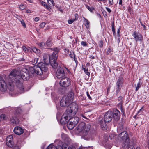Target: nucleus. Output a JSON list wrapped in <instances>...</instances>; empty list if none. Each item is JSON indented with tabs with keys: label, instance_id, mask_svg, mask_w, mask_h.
Masks as SVG:
<instances>
[{
	"label": "nucleus",
	"instance_id": "nucleus-14",
	"mask_svg": "<svg viewBox=\"0 0 149 149\" xmlns=\"http://www.w3.org/2000/svg\"><path fill=\"white\" fill-rule=\"evenodd\" d=\"M112 112L113 115V118L116 121L118 120L120 116V112L117 109H115L113 110Z\"/></svg>",
	"mask_w": 149,
	"mask_h": 149
},
{
	"label": "nucleus",
	"instance_id": "nucleus-60",
	"mask_svg": "<svg viewBox=\"0 0 149 149\" xmlns=\"http://www.w3.org/2000/svg\"><path fill=\"white\" fill-rule=\"evenodd\" d=\"M13 149H19V148L17 146H15L13 148Z\"/></svg>",
	"mask_w": 149,
	"mask_h": 149
},
{
	"label": "nucleus",
	"instance_id": "nucleus-27",
	"mask_svg": "<svg viewBox=\"0 0 149 149\" xmlns=\"http://www.w3.org/2000/svg\"><path fill=\"white\" fill-rule=\"evenodd\" d=\"M82 69L84 71L85 73L89 77L90 76V73L88 71V69L87 68L82 67Z\"/></svg>",
	"mask_w": 149,
	"mask_h": 149
},
{
	"label": "nucleus",
	"instance_id": "nucleus-36",
	"mask_svg": "<svg viewBox=\"0 0 149 149\" xmlns=\"http://www.w3.org/2000/svg\"><path fill=\"white\" fill-rule=\"evenodd\" d=\"M39 46L40 47H43L44 48L46 47L45 43L43 42H42L40 43L39 44Z\"/></svg>",
	"mask_w": 149,
	"mask_h": 149
},
{
	"label": "nucleus",
	"instance_id": "nucleus-20",
	"mask_svg": "<svg viewBox=\"0 0 149 149\" xmlns=\"http://www.w3.org/2000/svg\"><path fill=\"white\" fill-rule=\"evenodd\" d=\"M10 80L12 82V83H9L8 86V88L10 91H12L14 90V85H13V83L15 82H13Z\"/></svg>",
	"mask_w": 149,
	"mask_h": 149
},
{
	"label": "nucleus",
	"instance_id": "nucleus-30",
	"mask_svg": "<svg viewBox=\"0 0 149 149\" xmlns=\"http://www.w3.org/2000/svg\"><path fill=\"white\" fill-rule=\"evenodd\" d=\"M0 118L2 120H5L7 118L5 114H2L0 116Z\"/></svg>",
	"mask_w": 149,
	"mask_h": 149
},
{
	"label": "nucleus",
	"instance_id": "nucleus-33",
	"mask_svg": "<svg viewBox=\"0 0 149 149\" xmlns=\"http://www.w3.org/2000/svg\"><path fill=\"white\" fill-rule=\"evenodd\" d=\"M86 8L88 9L91 12H93V10L94 8H93L91 7H90L89 6H88V5H86Z\"/></svg>",
	"mask_w": 149,
	"mask_h": 149
},
{
	"label": "nucleus",
	"instance_id": "nucleus-64",
	"mask_svg": "<svg viewBox=\"0 0 149 149\" xmlns=\"http://www.w3.org/2000/svg\"><path fill=\"white\" fill-rule=\"evenodd\" d=\"M148 136H149V138H148V145H149V135H148Z\"/></svg>",
	"mask_w": 149,
	"mask_h": 149
},
{
	"label": "nucleus",
	"instance_id": "nucleus-4",
	"mask_svg": "<svg viewBox=\"0 0 149 149\" xmlns=\"http://www.w3.org/2000/svg\"><path fill=\"white\" fill-rule=\"evenodd\" d=\"M91 127L90 125L88 124L85 125V123L84 122L80 123L77 127V129L79 132H82L83 131V135L84 136L85 139H89V137H87V138L86 136H87L88 134L89 131Z\"/></svg>",
	"mask_w": 149,
	"mask_h": 149
},
{
	"label": "nucleus",
	"instance_id": "nucleus-18",
	"mask_svg": "<svg viewBox=\"0 0 149 149\" xmlns=\"http://www.w3.org/2000/svg\"><path fill=\"white\" fill-rule=\"evenodd\" d=\"M76 125L73 123V121L70 120L69 122H68L67 125V127L70 130L72 129Z\"/></svg>",
	"mask_w": 149,
	"mask_h": 149
},
{
	"label": "nucleus",
	"instance_id": "nucleus-44",
	"mask_svg": "<svg viewBox=\"0 0 149 149\" xmlns=\"http://www.w3.org/2000/svg\"><path fill=\"white\" fill-rule=\"evenodd\" d=\"M22 48L24 51L25 52H28V49H27L26 47L23 46L22 47Z\"/></svg>",
	"mask_w": 149,
	"mask_h": 149
},
{
	"label": "nucleus",
	"instance_id": "nucleus-63",
	"mask_svg": "<svg viewBox=\"0 0 149 149\" xmlns=\"http://www.w3.org/2000/svg\"><path fill=\"white\" fill-rule=\"evenodd\" d=\"M26 12L27 13H31V11L29 10H26Z\"/></svg>",
	"mask_w": 149,
	"mask_h": 149
},
{
	"label": "nucleus",
	"instance_id": "nucleus-24",
	"mask_svg": "<svg viewBox=\"0 0 149 149\" xmlns=\"http://www.w3.org/2000/svg\"><path fill=\"white\" fill-rule=\"evenodd\" d=\"M52 39L50 38H48V40L46 41L45 44L46 46L50 47L52 45Z\"/></svg>",
	"mask_w": 149,
	"mask_h": 149
},
{
	"label": "nucleus",
	"instance_id": "nucleus-12",
	"mask_svg": "<svg viewBox=\"0 0 149 149\" xmlns=\"http://www.w3.org/2000/svg\"><path fill=\"white\" fill-rule=\"evenodd\" d=\"M113 113L111 111H108L105 114L104 119L107 122L109 123L111 121L113 118Z\"/></svg>",
	"mask_w": 149,
	"mask_h": 149
},
{
	"label": "nucleus",
	"instance_id": "nucleus-34",
	"mask_svg": "<svg viewBox=\"0 0 149 149\" xmlns=\"http://www.w3.org/2000/svg\"><path fill=\"white\" fill-rule=\"evenodd\" d=\"M47 149H56V147L52 144L50 145L47 147Z\"/></svg>",
	"mask_w": 149,
	"mask_h": 149
},
{
	"label": "nucleus",
	"instance_id": "nucleus-6",
	"mask_svg": "<svg viewBox=\"0 0 149 149\" xmlns=\"http://www.w3.org/2000/svg\"><path fill=\"white\" fill-rule=\"evenodd\" d=\"M47 64L42 63L40 65L34 66L33 68L35 73L38 75H41L43 74V72H47L48 70Z\"/></svg>",
	"mask_w": 149,
	"mask_h": 149
},
{
	"label": "nucleus",
	"instance_id": "nucleus-55",
	"mask_svg": "<svg viewBox=\"0 0 149 149\" xmlns=\"http://www.w3.org/2000/svg\"><path fill=\"white\" fill-rule=\"evenodd\" d=\"M140 23L141 25L145 29L146 26H145V25L143 24L141 21L140 22Z\"/></svg>",
	"mask_w": 149,
	"mask_h": 149
},
{
	"label": "nucleus",
	"instance_id": "nucleus-26",
	"mask_svg": "<svg viewBox=\"0 0 149 149\" xmlns=\"http://www.w3.org/2000/svg\"><path fill=\"white\" fill-rule=\"evenodd\" d=\"M10 121L13 124L15 123L16 124H17L19 123V121L18 120H16V119H15L13 117L11 118Z\"/></svg>",
	"mask_w": 149,
	"mask_h": 149
},
{
	"label": "nucleus",
	"instance_id": "nucleus-32",
	"mask_svg": "<svg viewBox=\"0 0 149 149\" xmlns=\"http://www.w3.org/2000/svg\"><path fill=\"white\" fill-rule=\"evenodd\" d=\"M112 30L113 33V34L114 36H115L116 35L115 29L114 27V24L113 23L112 25Z\"/></svg>",
	"mask_w": 149,
	"mask_h": 149
},
{
	"label": "nucleus",
	"instance_id": "nucleus-35",
	"mask_svg": "<svg viewBox=\"0 0 149 149\" xmlns=\"http://www.w3.org/2000/svg\"><path fill=\"white\" fill-rule=\"evenodd\" d=\"M21 22V23L22 24V25L23 26L24 28H26V25L25 24V23L24 22V21L23 19H22V20L20 21Z\"/></svg>",
	"mask_w": 149,
	"mask_h": 149
},
{
	"label": "nucleus",
	"instance_id": "nucleus-39",
	"mask_svg": "<svg viewBox=\"0 0 149 149\" xmlns=\"http://www.w3.org/2000/svg\"><path fill=\"white\" fill-rule=\"evenodd\" d=\"M75 20L74 19L68 20V23L69 24H71L73 23Z\"/></svg>",
	"mask_w": 149,
	"mask_h": 149
},
{
	"label": "nucleus",
	"instance_id": "nucleus-7",
	"mask_svg": "<svg viewBox=\"0 0 149 149\" xmlns=\"http://www.w3.org/2000/svg\"><path fill=\"white\" fill-rule=\"evenodd\" d=\"M61 86L64 87H67L70 85V80L67 77H64L61 79L60 82Z\"/></svg>",
	"mask_w": 149,
	"mask_h": 149
},
{
	"label": "nucleus",
	"instance_id": "nucleus-54",
	"mask_svg": "<svg viewBox=\"0 0 149 149\" xmlns=\"http://www.w3.org/2000/svg\"><path fill=\"white\" fill-rule=\"evenodd\" d=\"M56 149H63L62 147L61 146H58L57 147H56Z\"/></svg>",
	"mask_w": 149,
	"mask_h": 149
},
{
	"label": "nucleus",
	"instance_id": "nucleus-19",
	"mask_svg": "<svg viewBox=\"0 0 149 149\" xmlns=\"http://www.w3.org/2000/svg\"><path fill=\"white\" fill-rule=\"evenodd\" d=\"M123 79L121 77L119 78L118 79L116 82V84L117 86L122 87V85L123 84Z\"/></svg>",
	"mask_w": 149,
	"mask_h": 149
},
{
	"label": "nucleus",
	"instance_id": "nucleus-48",
	"mask_svg": "<svg viewBox=\"0 0 149 149\" xmlns=\"http://www.w3.org/2000/svg\"><path fill=\"white\" fill-rule=\"evenodd\" d=\"M74 16H75V18L74 19L76 21V20H77V19H78V14L76 13L75 14Z\"/></svg>",
	"mask_w": 149,
	"mask_h": 149
},
{
	"label": "nucleus",
	"instance_id": "nucleus-15",
	"mask_svg": "<svg viewBox=\"0 0 149 149\" xmlns=\"http://www.w3.org/2000/svg\"><path fill=\"white\" fill-rule=\"evenodd\" d=\"M13 139V136L10 135H9L6 138V144L7 146L9 147H11L13 145V142L12 141Z\"/></svg>",
	"mask_w": 149,
	"mask_h": 149
},
{
	"label": "nucleus",
	"instance_id": "nucleus-46",
	"mask_svg": "<svg viewBox=\"0 0 149 149\" xmlns=\"http://www.w3.org/2000/svg\"><path fill=\"white\" fill-rule=\"evenodd\" d=\"M117 33L118 35V39H120V30L119 29L118 31L117 32Z\"/></svg>",
	"mask_w": 149,
	"mask_h": 149
},
{
	"label": "nucleus",
	"instance_id": "nucleus-5",
	"mask_svg": "<svg viewBox=\"0 0 149 149\" xmlns=\"http://www.w3.org/2000/svg\"><path fill=\"white\" fill-rule=\"evenodd\" d=\"M118 139L123 143V147L125 148L128 146L129 143L130 139L126 131H123L120 133L118 135Z\"/></svg>",
	"mask_w": 149,
	"mask_h": 149
},
{
	"label": "nucleus",
	"instance_id": "nucleus-43",
	"mask_svg": "<svg viewBox=\"0 0 149 149\" xmlns=\"http://www.w3.org/2000/svg\"><path fill=\"white\" fill-rule=\"evenodd\" d=\"M45 22H42L40 24V26L41 28H43L45 27Z\"/></svg>",
	"mask_w": 149,
	"mask_h": 149
},
{
	"label": "nucleus",
	"instance_id": "nucleus-62",
	"mask_svg": "<svg viewBox=\"0 0 149 149\" xmlns=\"http://www.w3.org/2000/svg\"><path fill=\"white\" fill-rule=\"evenodd\" d=\"M122 0H119V4L120 5H122Z\"/></svg>",
	"mask_w": 149,
	"mask_h": 149
},
{
	"label": "nucleus",
	"instance_id": "nucleus-21",
	"mask_svg": "<svg viewBox=\"0 0 149 149\" xmlns=\"http://www.w3.org/2000/svg\"><path fill=\"white\" fill-rule=\"evenodd\" d=\"M74 94L72 92H70L66 96L67 98H69V100L72 102L73 101Z\"/></svg>",
	"mask_w": 149,
	"mask_h": 149
},
{
	"label": "nucleus",
	"instance_id": "nucleus-31",
	"mask_svg": "<svg viewBox=\"0 0 149 149\" xmlns=\"http://www.w3.org/2000/svg\"><path fill=\"white\" fill-rule=\"evenodd\" d=\"M32 50L34 52H35L36 53L40 52V50L38 49L36 47H33L32 49Z\"/></svg>",
	"mask_w": 149,
	"mask_h": 149
},
{
	"label": "nucleus",
	"instance_id": "nucleus-61",
	"mask_svg": "<svg viewBox=\"0 0 149 149\" xmlns=\"http://www.w3.org/2000/svg\"><path fill=\"white\" fill-rule=\"evenodd\" d=\"M122 97L121 96L119 97L118 98V100L119 101H120L122 99Z\"/></svg>",
	"mask_w": 149,
	"mask_h": 149
},
{
	"label": "nucleus",
	"instance_id": "nucleus-59",
	"mask_svg": "<svg viewBox=\"0 0 149 149\" xmlns=\"http://www.w3.org/2000/svg\"><path fill=\"white\" fill-rule=\"evenodd\" d=\"M39 17H36L35 18L34 20L36 22H37L39 21Z\"/></svg>",
	"mask_w": 149,
	"mask_h": 149
},
{
	"label": "nucleus",
	"instance_id": "nucleus-13",
	"mask_svg": "<svg viewBox=\"0 0 149 149\" xmlns=\"http://www.w3.org/2000/svg\"><path fill=\"white\" fill-rule=\"evenodd\" d=\"M132 36L134 38L135 41L136 42L142 41L143 40V36L140 33H137L136 31L134 32Z\"/></svg>",
	"mask_w": 149,
	"mask_h": 149
},
{
	"label": "nucleus",
	"instance_id": "nucleus-50",
	"mask_svg": "<svg viewBox=\"0 0 149 149\" xmlns=\"http://www.w3.org/2000/svg\"><path fill=\"white\" fill-rule=\"evenodd\" d=\"M16 17L18 19L19 21L22 20V19L20 17V16H18V15H17L16 16Z\"/></svg>",
	"mask_w": 149,
	"mask_h": 149
},
{
	"label": "nucleus",
	"instance_id": "nucleus-49",
	"mask_svg": "<svg viewBox=\"0 0 149 149\" xmlns=\"http://www.w3.org/2000/svg\"><path fill=\"white\" fill-rule=\"evenodd\" d=\"M109 3L111 5H112L113 4V0H109Z\"/></svg>",
	"mask_w": 149,
	"mask_h": 149
},
{
	"label": "nucleus",
	"instance_id": "nucleus-9",
	"mask_svg": "<svg viewBox=\"0 0 149 149\" xmlns=\"http://www.w3.org/2000/svg\"><path fill=\"white\" fill-rule=\"evenodd\" d=\"M56 75L58 79H61L65 77V73L63 68L59 67L56 73Z\"/></svg>",
	"mask_w": 149,
	"mask_h": 149
},
{
	"label": "nucleus",
	"instance_id": "nucleus-42",
	"mask_svg": "<svg viewBox=\"0 0 149 149\" xmlns=\"http://www.w3.org/2000/svg\"><path fill=\"white\" fill-rule=\"evenodd\" d=\"M69 55L71 58H74L75 60V55L74 52H73V54L71 53Z\"/></svg>",
	"mask_w": 149,
	"mask_h": 149
},
{
	"label": "nucleus",
	"instance_id": "nucleus-41",
	"mask_svg": "<svg viewBox=\"0 0 149 149\" xmlns=\"http://www.w3.org/2000/svg\"><path fill=\"white\" fill-rule=\"evenodd\" d=\"M25 8L26 6L24 5L23 4L21 5L19 7V8L22 10H23Z\"/></svg>",
	"mask_w": 149,
	"mask_h": 149
},
{
	"label": "nucleus",
	"instance_id": "nucleus-45",
	"mask_svg": "<svg viewBox=\"0 0 149 149\" xmlns=\"http://www.w3.org/2000/svg\"><path fill=\"white\" fill-rule=\"evenodd\" d=\"M68 149H76V148L74 146L71 145L68 147Z\"/></svg>",
	"mask_w": 149,
	"mask_h": 149
},
{
	"label": "nucleus",
	"instance_id": "nucleus-2",
	"mask_svg": "<svg viewBox=\"0 0 149 149\" xmlns=\"http://www.w3.org/2000/svg\"><path fill=\"white\" fill-rule=\"evenodd\" d=\"M78 105L75 103H73L70 105L62 116L60 122L63 124L67 122L68 120L73 121L74 125H76L79 120L78 117L73 116L75 115L78 110Z\"/></svg>",
	"mask_w": 149,
	"mask_h": 149
},
{
	"label": "nucleus",
	"instance_id": "nucleus-47",
	"mask_svg": "<svg viewBox=\"0 0 149 149\" xmlns=\"http://www.w3.org/2000/svg\"><path fill=\"white\" fill-rule=\"evenodd\" d=\"M111 146L109 145H106V148L107 149H111Z\"/></svg>",
	"mask_w": 149,
	"mask_h": 149
},
{
	"label": "nucleus",
	"instance_id": "nucleus-56",
	"mask_svg": "<svg viewBox=\"0 0 149 149\" xmlns=\"http://www.w3.org/2000/svg\"><path fill=\"white\" fill-rule=\"evenodd\" d=\"M106 8L108 12L110 13L111 12V10L109 8L106 7Z\"/></svg>",
	"mask_w": 149,
	"mask_h": 149
},
{
	"label": "nucleus",
	"instance_id": "nucleus-17",
	"mask_svg": "<svg viewBox=\"0 0 149 149\" xmlns=\"http://www.w3.org/2000/svg\"><path fill=\"white\" fill-rule=\"evenodd\" d=\"M89 112H85L84 111L81 112L80 113V115L86 119H87V117H89Z\"/></svg>",
	"mask_w": 149,
	"mask_h": 149
},
{
	"label": "nucleus",
	"instance_id": "nucleus-37",
	"mask_svg": "<svg viewBox=\"0 0 149 149\" xmlns=\"http://www.w3.org/2000/svg\"><path fill=\"white\" fill-rule=\"evenodd\" d=\"M81 45L84 46H88V44L85 41H82L81 42Z\"/></svg>",
	"mask_w": 149,
	"mask_h": 149
},
{
	"label": "nucleus",
	"instance_id": "nucleus-23",
	"mask_svg": "<svg viewBox=\"0 0 149 149\" xmlns=\"http://www.w3.org/2000/svg\"><path fill=\"white\" fill-rule=\"evenodd\" d=\"M40 2L41 4L44 6L46 9L49 10L51 9L50 7L48 5H47L46 2L42 1H41Z\"/></svg>",
	"mask_w": 149,
	"mask_h": 149
},
{
	"label": "nucleus",
	"instance_id": "nucleus-53",
	"mask_svg": "<svg viewBox=\"0 0 149 149\" xmlns=\"http://www.w3.org/2000/svg\"><path fill=\"white\" fill-rule=\"evenodd\" d=\"M128 149H135L132 146H129L128 147Z\"/></svg>",
	"mask_w": 149,
	"mask_h": 149
},
{
	"label": "nucleus",
	"instance_id": "nucleus-10",
	"mask_svg": "<svg viewBox=\"0 0 149 149\" xmlns=\"http://www.w3.org/2000/svg\"><path fill=\"white\" fill-rule=\"evenodd\" d=\"M106 121L103 119L102 117H100L98 118V123L100 126L101 128L103 130H105L107 129V125L106 124Z\"/></svg>",
	"mask_w": 149,
	"mask_h": 149
},
{
	"label": "nucleus",
	"instance_id": "nucleus-3",
	"mask_svg": "<svg viewBox=\"0 0 149 149\" xmlns=\"http://www.w3.org/2000/svg\"><path fill=\"white\" fill-rule=\"evenodd\" d=\"M49 49L53 51L52 54L51 56H49L47 54H44L43 57V60L45 63L46 64H48L49 61L53 68L55 69L58 66V64L56 61L57 59V54L59 51V49L56 47L50 48Z\"/></svg>",
	"mask_w": 149,
	"mask_h": 149
},
{
	"label": "nucleus",
	"instance_id": "nucleus-51",
	"mask_svg": "<svg viewBox=\"0 0 149 149\" xmlns=\"http://www.w3.org/2000/svg\"><path fill=\"white\" fill-rule=\"evenodd\" d=\"M111 88V86L109 85L107 89V93H109Z\"/></svg>",
	"mask_w": 149,
	"mask_h": 149
},
{
	"label": "nucleus",
	"instance_id": "nucleus-52",
	"mask_svg": "<svg viewBox=\"0 0 149 149\" xmlns=\"http://www.w3.org/2000/svg\"><path fill=\"white\" fill-rule=\"evenodd\" d=\"M86 94H87V96H88V97L90 100H91L92 99H91V97H90V95L89 94V93H88V92H86Z\"/></svg>",
	"mask_w": 149,
	"mask_h": 149
},
{
	"label": "nucleus",
	"instance_id": "nucleus-22",
	"mask_svg": "<svg viewBox=\"0 0 149 149\" xmlns=\"http://www.w3.org/2000/svg\"><path fill=\"white\" fill-rule=\"evenodd\" d=\"M61 136L62 139L65 141H68L69 138L67 135L64 133H62L61 135Z\"/></svg>",
	"mask_w": 149,
	"mask_h": 149
},
{
	"label": "nucleus",
	"instance_id": "nucleus-57",
	"mask_svg": "<svg viewBox=\"0 0 149 149\" xmlns=\"http://www.w3.org/2000/svg\"><path fill=\"white\" fill-rule=\"evenodd\" d=\"M111 49L110 48H108L107 51V53H109L111 52Z\"/></svg>",
	"mask_w": 149,
	"mask_h": 149
},
{
	"label": "nucleus",
	"instance_id": "nucleus-58",
	"mask_svg": "<svg viewBox=\"0 0 149 149\" xmlns=\"http://www.w3.org/2000/svg\"><path fill=\"white\" fill-rule=\"evenodd\" d=\"M143 107L138 112V113L141 112V111H143Z\"/></svg>",
	"mask_w": 149,
	"mask_h": 149
},
{
	"label": "nucleus",
	"instance_id": "nucleus-11",
	"mask_svg": "<svg viewBox=\"0 0 149 149\" xmlns=\"http://www.w3.org/2000/svg\"><path fill=\"white\" fill-rule=\"evenodd\" d=\"M8 88V85L5 81L0 76V90L1 91H5Z\"/></svg>",
	"mask_w": 149,
	"mask_h": 149
},
{
	"label": "nucleus",
	"instance_id": "nucleus-25",
	"mask_svg": "<svg viewBox=\"0 0 149 149\" xmlns=\"http://www.w3.org/2000/svg\"><path fill=\"white\" fill-rule=\"evenodd\" d=\"M47 1L48 5L50 7L54 6L55 3H54V1L53 0H47Z\"/></svg>",
	"mask_w": 149,
	"mask_h": 149
},
{
	"label": "nucleus",
	"instance_id": "nucleus-28",
	"mask_svg": "<svg viewBox=\"0 0 149 149\" xmlns=\"http://www.w3.org/2000/svg\"><path fill=\"white\" fill-rule=\"evenodd\" d=\"M83 18L84 19V22L85 23L86 25V26L87 28H88L89 27L90 22H89L86 19V18L84 17Z\"/></svg>",
	"mask_w": 149,
	"mask_h": 149
},
{
	"label": "nucleus",
	"instance_id": "nucleus-1",
	"mask_svg": "<svg viewBox=\"0 0 149 149\" xmlns=\"http://www.w3.org/2000/svg\"><path fill=\"white\" fill-rule=\"evenodd\" d=\"M33 68H29V71L26 68L22 69L20 71L18 70L14 69L12 70L9 76L10 79L16 83L20 93L24 92V88L22 85L23 80L27 81L30 77H33L35 74Z\"/></svg>",
	"mask_w": 149,
	"mask_h": 149
},
{
	"label": "nucleus",
	"instance_id": "nucleus-16",
	"mask_svg": "<svg viewBox=\"0 0 149 149\" xmlns=\"http://www.w3.org/2000/svg\"><path fill=\"white\" fill-rule=\"evenodd\" d=\"M14 132L16 134L20 135L23 133L24 130L21 127L17 126L14 128Z\"/></svg>",
	"mask_w": 149,
	"mask_h": 149
},
{
	"label": "nucleus",
	"instance_id": "nucleus-8",
	"mask_svg": "<svg viewBox=\"0 0 149 149\" xmlns=\"http://www.w3.org/2000/svg\"><path fill=\"white\" fill-rule=\"evenodd\" d=\"M66 96H64L61 100L60 102V104L61 106L63 107H67L69 105L70 103L71 102Z\"/></svg>",
	"mask_w": 149,
	"mask_h": 149
},
{
	"label": "nucleus",
	"instance_id": "nucleus-29",
	"mask_svg": "<svg viewBox=\"0 0 149 149\" xmlns=\"http://www.w3.org/2000/svg\"><path fill=\"white\" fill-rule=\"evenodd\" d=\"M141 84H142V83L140 81H139L138 83L137 86L136 87V88L135 89V90L136 91H137L139 90V88L141 87Z\"/></svg>",
	"mask_w": 149,
	"mask_h": 149
},
{
	"label": "nucleus",
	"instance_id": "nucleus-38",
	"mask_svg": "<svg viewBox=\"0 0 149 149\" xmlns=\"http://www.w3.org/2000/svg\"><path fill=\"white\" fill-rule=\"evenodd\" d=\"M103 42L102 40H100L99 42V45L100 47H102L103 46Z\"/></svg>",
	"mask_w": 149,
	"mask_h": 149
},
{
	"label": "nucleus",
	"instance_id": "nucleus-40",
	"mask_svg": "<svg viewBox=\"0 0 149 149\" xmlns=\"http://www.w3.org/2000/svg\"><path fill=\"white\" fill-rule=\"evenodd\" d=\"M121 87H122L121 86H117L116 88V93L117 94H118L120 91Z\"/></svg>",
	"mask_w": 149,
	"mask_h": 149
}]
</instances>
